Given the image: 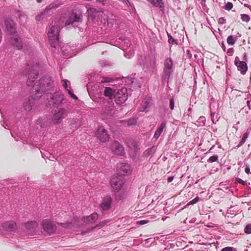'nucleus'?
<instances>
[{"instance_id":"nucleus-1","label":"nucleus","mask_w":251,"mask_h":251,"mask_svg":"<svg viewBox=\"0 0 251 251\" xmlns=\"http://www.w3.org/2000/svg\"><path fill=\"white\" fill-rule=\"evenodd\" d=\"M27 68L25 71V74L28 75V77L27 80V85L28 86H33V91L36 92L31 96V98L25 101L24 103V109L26 111H30L34 104V100L39 99L41 97L42 92L50 90L53 85V81L50 77H43L38 81H36L33 85V83L38 76L37 72Z\"/></svg>"},{"instance_id":"nucleus-2","label":"nucleus","mask_w":251,"mask_h":251,"mask_svg":"<svg viewBox=\"0 0 251 251\" xmlns=\"http://www.w3.org/2000/svg\"><path fill=\"white\" fill-rule=\"evenodd\" d=\"M63 20L60 19L56 25L52 26L48 32V38L50 44L52 47L55 48L58 42L59 33L63 27Z\"/></svg>"},{"instance_id":"nucleus-3","label":"nucleus","mask_w":251,"mask_h":251,"mask_svg":"<svg viewBox=\"0 0 251 251\" xmlns=\"http://www.w3.org/2000/svg\"><path fill=\"white\" fill-rule=\"evenodd\" d=\"M52 121L54 124L60 123L67 115V111L64 108H56L52 110Z\"/></svg>"},{"instance_id":"nucleus-4","label":"nucleus","mask_w":251,"mask_h":251,"mask_svg":"<svg viewBox=\"0 0 251 251\" xmlns=\"http://www.w3.org/2000/svg\"><path fill=\"white\" fill-rule=\"evenodd\" d=\"M115 101L118 104L124 103L127 99V90L126 88H122L118 90L114 94Z\"/></svg>"},{"instance_id":"nucleus-5","label":"nucleus","mask_w":251,"mask_h":251,"mask_svg":"<svg viewBox=\"0 0 251 251\" xmlns=\"http://www.w3.org/2000/svg\"><path fill=\"white\" fill-rule=\"evenodd\" d=\"M110 184L114 191H119L124 184L123 177L122 176H113L111 179Z\"/></svg>"},{"instance_id":"nucleus-6","label":"nucleus","mask_w":251,"mask_h":251,"mask_svg":"<svg viewBox=\"0 0 251 251\" xmlns=\"http://www.w3.org/2000/svg\"><path fill=\"white\" fill-rule=\"evenodd\" d=\"M25 227L26 233L30 236L34 235L39 229L38 223L34 221L28 222L25 223Z\"/></svg>"},{"instance_id":"nucleus-7","label":"nucleus","mask_w":251,"mask_h":251,"mask_svg":"<svg viewBox=\"0 0 251 251\" xmlns=\"http://www.w3.org/2000/svg\"><path fill=\"white\" fill-rule=\"evenodd\" d=\"M42 226L43 230L49 234L54 233L56 230L55 225L48 219L42 221Z\"/></svg>"},{"instance_id":"nucleus-8","label":"nucleus","mask_w":251,"mask_h":251,"mask_svg":"<svg viewBox=\"0 0 251 251\" xmlns=\"http://www.w3.org/2000/svg\"><path fill=\"white\" fill-rule=\"evenodd\" d=\"M96 135L97 138L101 142H105L109 140V135L107 130L103 126L98 127Z\"/></svg>"},{"instance_id":"nucleus-9","label":"nucleus","mask_w":251,"mask_h":251,"mask_svg":"<svg viewBox=\"0 0 251 251\" xmlns=\"http://www.w3.org/2000/svg\"><path fill=\"white\" fill-rule=\"evenodd\" d=\"M111 151L115 154L123 155L124 153L123 147L117 141L113 142L110 146Z\"/></svg>"},{"instance_id":"nucleus-10","label":"nucleus","mask_w":251,"mask_h":251,"mask_svg":"<svg viewBox=\"0 0 251 251\" xmlns=\"http://www.w3.org/2000/svg\"><path fill=\"white\" fill-rule=\"evenodd\" d=\"M0 230L7 231H14L17 229L16 223L13 221H6L3 222L1 226Z\"/></svg>"},{"instance_id":"nucleus-11","label":"nucleus","mask_w":251,"mask_h":251,"mask_svg":"<svg viewBox=\"0 0 251 251\" xmlns=\"http://www.w3.org/2000/svg\"><path fill=\"white\" fill-rule=\"evenodd\" d=\"M51 100L52 101V105L55 107L62 103L64 100L63 95L59 92L54 93L52 96Z\"/></svg>"},{"instance_id":"nucleus-12","label":"nucleus","mask_w":251,"mask_h":251,"mask_svg":"<svg viewBox=\"0 0 251 251\" xmlns=\"http://www.w3.org/2000/svg\"><path fill=\"white\" fill-rule=\"evenodd\" d=\"M235 65L237 67L238 71H239L241 74H245L248 69L247 65L244 61H241L239 60L238 57H236L234 61Z\"/></svg>"},{"instance_id":"nucleus-13","label":"nucleus","mask_w":251,"mask_h":251,"mask_svg":"<svg viewBox=\"0 0 251 251\" xmlns=\"http://www.w3.org/2000/svg\"><path fill=\"white\" fill-rule=\"evenodd\" d=\"M5 25L7 31L10 34H14L16 31L15 23L11 19H6L5 20Z\"/></svg>"},{"instance_id":"nucleus-14","label":"nucleus","mask_w":251,"mask_h":251,"mask_svg":"<svg viewBox=\"0 0 251 251\" xmlns=\"http://www.w3.org/2000/svg\"><path fill=\"white\" fill-rule=\"evenodd\" d=\"M111 203V198L106 196L104 197L100 204V208L103 210H106L110 208Z\"/></svg>"},{"instance_id":"nucleus-15","label":"nucleus","mask_w":251,"mask_h":251,"mask_svg":"<svg viewBox=\"0 0 251 251\" xmlns=\"http://www.w3.org/2000/svg\"><path fill=\"white\" fill-rule=\"evenodd\" d=\"M173 66V61L171 58L166 59L164 62V72L167 75H170Z\"/></svg>"},{"instance_id":"nucleus-16","label":"nucleus","mask_w":251,"mask_h":251,"mask_svg":"<svg viewBox=\"0 0 251 251\" xmlns=\"http://www.w3.org/2000/svg\"><path fill=\"white\" fill-rule=\"evenodd\" d=\"M80 19V17L76 14L72 13L66 20L65 23V25H69L74 22H78Z\"/></svg>"},{"instance_id":"nucleus-17","label":"nucleus","mask_w":251,"mask_h":251,"mask_svg":"<svg viewBox=\"0 0 251 251\" xmlns=\"http://www.w3.org/2000/svg\"><path fill=\"white\" fill-rule=\"evenodd\" d=\"M98 218V215L96 213H94L90 216L83 217V221L87 224H92Z\"/></svg>"},{"instance_id":"nucleus-18","label":"nucleus","mask_w":251,"mask_h":251,"mask_svg":"<svg viewBox=\"0 0 251 251\" xmlns=\"http://www.w3.org/2000/svg\"><path fill=\"white\" fill-rule=\"evenodd\" d=\"M118 168L124 174H127L130 173V167L128 164L125 163H120L118 164Z\"/></svg>"},{"instance_id":"nucleus-19","label":"nucleus","mask_w":251,"mask_h":251,"mask_svg":"<svg viewBox=\"0 0 251 251\" xmlns=\"http://www.w3.org/2000/svg\"><path fill=\"white\" fill-rule=\"evenodd\" d=\"M166 126V123L165 122H162L160 126H158L156 130L155 131L153 137L155 138L156 139H157L160 135H161L162 132L163 131L164 128H165Z\"/></svg>"},{"instance_id":"nucleus-20","label":"nucleus","mask_w":251,"mask_h":251,"mask_svg":"<svg viewBox=\"0 0 251 251\" xmlns=\"http://www.w3.org/2000/svg\"><path fill=\"white\" fill-rule=\"evenodd\" d=\"M115 91L113 90L110 87H106L103 94L105 97H108L110 99H112L113 97H114V94H115Z\"/></svg>"},{"instance_id":"nucleus-21","label":"nucleus","mask_w":251,"mask_h":251,"mask_svg":"<svg viewBox=\"0 0 251 251\" xmlns=\"http://www.w3.org/2000/svg\"><path fill=\"white\" fill-rule=\"evenodd\" d=\"M12 39V43L18 49H20L22 47V45L20 41V39L19 37H14Z\"/></svg>"},{"instance_id":"nucleus-22","label":"nucleus","mask_w":251,"mask_h":251,"mask_svg":"<svg viewBox=\"0 0 251 251\" xmlns=\"http://www.w3.org/2000/svg\"><path fill=\"white\" fill-rule=\"evenodd\" d=\"M249 133L248 131H247V132H246L245 133H244L242 139L241 140V141L239 143L238 145L237 146V147L238 148L240 147L241 146H242L245 143V142L246 141V139L249 137Z\"/></svg>"},{"instance_id":"nucleus-23","label":"nucleus","mask_w":251,"mask_h":251,"mask_svg":"<svg viewBox=\"0 0 251 251\" xmlns=\"http://www.w3.org/2000/svg\"><path fill=\"white\" fill-rule=\"evenodd\" d=\"M237 40V37L236 36L230 35L226 39L227 43L228 45H233Z\"/></svg>"},{"instance_id":"nucleus-24","label":"nucleus","mask_w":251,"mask_h":251,"mask_svg":"<svg viewBox=\"0 0 251 251\" xmlns=\"http://www.w3.org/2000/svg\"><path fill=\"white\" fill-rule=\"evenodd\" d=\"M156 7H162L163 6V3L162 0H148Z\"/></svg>"},{"instance_id":"nucleus-25","label":"nucleus","mask_w":251,"mask_h":251,"mask_svg":"<svg viewBox=\"0 0 251 251\" xmlns=\"http://www.w3.org/2000/svg\"><path fill=\"white\" fill-rule=\"evenodd\" d=\"M58 225L61 226L64 228H72L73 226V223L72 222L66 223H58Z\"/></svg>"},{"instance_id":"nucleus-26","label":"nucleus","mask_w":251,"mask_h":251,"mask_svg":"<svg viewBox=\"0 0 251 251\" xmlns=\"http://www.w3.org/2000/svg\"><path fill=\"white\" fill-rule=\"evenodd\" d=\"M241 19L243 22H245L248 23L250 20V18L249 15L245 14H242L241 15Z\"/></svg>"},{"instance_id":"nucleus-27","label":"nucleus","mask_w":251,"mask_h":251,"mask_svg":"<svg viewBox=\"0 0 251 251\" xmlns=\"http://www.w3.org/2000/svg\"><path fill=\"white\" fill-rule=\"evenodd\" d=\"M113 81V79L108 77H103L100 80L101 83H108Z\"/></svg>"},{"instance_id":"nucleus-28","label":"nucleus","mask_w":251,"mask_h":251,"mask_svg":"<svg viewBox=\"0 0 251 251\" xmlns=\"http://www.w3.org/2000/svg\"><path fill=\"white\" fill-rule=\"evenodd\" d=\"M218 159V156L217 155H213L209 158L208 162L209 163H213L216 162Z\"/></svg>"},{"instance_id":"nucleus-29","label":"nucleus","mask_w":251,"mask_h":251,"mask_svg":"<svg viewBox=\"0 0 251 251\" xmlns=\"http://www.w3.org/2000/svg\"><path fill=\"white\" fill-rule=\"evenodd\" d=\"M244 231L247 234L251 233V224L247 225L244 228Z\"/></svg>"},{"instance_id":"nucleus-30","label":"nucleus","mask_w":251,"mask_h":251,"mask_svg":"<svg viewBox=\"0 0 251 251\" xmlns=\"http://www.w3.org/2000/svg\"><path fill=\"white\" fill-rule=\"evenodd\" d=\"M233 4L230 2H227L225 5V9L226 10H230L233 7Z\"/></svg>"},{"instance_id":"nucleus-31","label":"nucleus","mask_w":251,"mask_h":251,"mask_svg":"<svg viewBox=\"0 0 251 251\" xmlns=\"http://www.w3.org/2000/svg\"><path fill=\"white\" fill-rule=\"evenodd\" d=\"M168 42L170 44H177V42L171 35H168Z\"/></svg>"},{"instance_id":"nucleus-32","label":"nucleus","mask_w":251,"mask_h":251,"mask_svg":"<svg viewBox=\"0 0 251 251\" xmlns=\"http://www.w3.org/2000/svg\"><path fill=\"white\" fill-rule=\"evenodd\" d=\"M221 251H236L235 249L232 247H226L222 249Z\"/></svg>"},{"instance_id":"nucleus-33","label":"nucleus","mask_w":251,"mask_h":251,"mask_svg":"<svg viewBox=\"0 0 251 251\" xmlns=\"http://www.w3.org/2000/svg\"><path fill=\"white\" fill-rule=\"evenodd\" d=\"M200 200V198L198 197L194 198L193 200L189 201V204H194L196 203H197Z\"/></svg>"},{"instance_id":"nucleus-34","label":"nucleus","mask_w":251,"mask_h":251,"mask_svg":"<svg viewBox=\"0 0 251 251\" xmlns=\"http://www.w3.org/2000/svg\"><path fill=\"white\" fill-rule=\"evenodd\" d=\"M234 51L233 48H231L227 50L226 53L229 56H232L234 53Z\"/></svg>"},{"instance_id":"nucleus-35","label":"nucleus","mask_w":251,"mask_h":251,"mask_svg":"<svg viewBox=\"0 0 251 251\" xmlns=\"http://www.w3.org/2000/svg\"><path fill=\"white\" fill-rule=\"evenodd\" d=\"M218 23L220 24H225L226 23V20L223 17L220 18L218 20Z\"/></svg>"},{"instance_id":"nucleus-36","label":"nucleus","mask_w":251,"mask_h":251,"mask_svg":"<svg viewBox=\"0 0 251 251\" xmlns=\"http://www.w3.org/2000/svg\"><path fill=\"white\" fill-rule=\"evenodd\" d=\"M170 108L171 110H173L174 108V100L173 98H172L170 100Z\"/></svg>"},{"instance_id":"nucleus-37","label":"nucleus","mask_w":251,"mask_h":251,"mask_svg":"<svg viewBox=\"0 0 251 251\" xmlns=\"http://www.w3.org/2000/svg\"><path fill=\"white\" fill-rule=\"evenodd\" d=\"M107 222H108V221H105L104 222L100 223L99 224L97 225L96 226L94 227L93 228H96V227H102L104 225H105Z\"/></svg>"},{"instance_id":"nucleus-38","label":"nucleus","mask_w":251,"mask_h":251,"mask_svg":"<svg viewBox=\"0 0 251 251\" xmlns=\"http://www.w3.org/2000/svg\"><path fill=\"white\" fill-rule=\"evenodd\" d=\"M68 93L70 94V95L71 96V97L72 98H73L74 99L77 100L78 99V98L73 93H72L71 91H68Z\"/></svg>"},{"instance_id":"nucleus-39","label":"nucleus","mask_w":251,"mask_h":251,"mask_svg":"<svg viewBox=\"0 0 251 251\" xmlns=\"http://www.w3.org/2000/svg\"><path fill=\"white\" fill-rule=\"evenodd\" d=\"M152 150H153V149L151 148V149H149L146 150L145 152V154L147 155H150L152 152Z\"/></svg>"},{"instance_id":"nucleus-40","label":"nucleus","mask_w":251,"mask_h":251,"mask_svg":"<svg viewBox=\"0 0 251 251\" xmlns=\"http://www.w3.org/2000/svg\"><path fill=\"white\" fill-rule=\"evenodd\" d=\"M237 181L239 183L243 184V185H245L246 184V182L241 178H238Z\"/></svg>"},{"instance_id":"nucleus-41","label":"nucleus","mask_w":251,"mask_h":251,"mask_svg":"<svg viewBox=\"0 0 251 251\" xmlns=\"http://www.w3.org/2000/svg\"><path fill=\"white\" fill-rule=\"evenodd\" d=\"M147 221H146V220H141V221H139L137 222V223L139 225H144V224H146L147 223Z\"/></svg>"},{"instance_id":"nucleus-42","label":"nucleus","mask_w":251,"mask_h":251,"mask_svg":"<svg viewBox=\"0 0 251 251\" xmlns=\"http://www.w3.org/2000/svg\"><path fill=\"white\" fill-rule=\"evenodd\" d=\"M107 0H96V1L101 3L102 5H105Z\"/></svg>"},{"instance_id":"nucleus-43","label":"nucleus","mask_w":251,"mask_h":251,"mask_svg":"<svg viewBox=\"0 0 251 251\" xmlns=\"http://www.w3.org/2000/svg\"><path fill=\"white\" fill-rule=\"evenodd\" d=\"M245 172L247 173V174H249V173H251L250 172V169L249 167H247L245 168Z\"/></svg>"},{"instance_id":"nucleus-44","label":"nucleus","mask_w":251,"mask_h":251,"mask_svg":"<svg viewBox=\"0 0 251 251\" xmlns=\"http://www.w3.org/2000/svg\"><path fill=\"white\" fill-rule=\"evenodd\" d=\"M58 6V5H54V4H50L49 6L50 7V8H56Z\"/></svg>"},{"instance_id":"nucleus-45","label":"nucleus","mask_w":251,"mask_h":251,"mask_svg":"<svg viewBox=\"0 0 251 251\" xmlns=\"http://www.w3.org/2000/svg\"><path fill=\"white\" fill-rule=\"evenodd\" d=\"M67 82H68V81L67 80H63L64 83L63 84V86L65 88H67Z\"/></svg>"},{"instance_id":"nucleus-46","label":"nucleus","mask_w":251,"mask_h":251,"mask_svg":"<svg viewBox=\"0 0 251 251\" xmlns=\"http://www.w3.org/2000/svg\"><path fill=\"white\" fill-rule=\"evenodd\" d=\"M173 179H174V177L170 176L168 178L167 180H168V182H171L173 180Z\"/></svg>"},{"instance_id":"nucleus-47","label":"nucleus","mask_w":251,"mask_h":251,"mask_svg":"<svg viewBox=\"0 0 251 251\" xmlns=\"http://www.w3.org/2000/svg\"><path fill=\"white\" fill-rule=\"evenodd\" d=\"M148 106V103L146 104V105L145 106H144V108H143V109L142 110L143 111V110H146Z\"/></svg>"},{"instance_id":"nucleus-48","label":"nucleus","mask_w":251,"mask_h":251,"mask_svg":"<svg viewBox=\"0 0 251 251\" xmlns=\"http://www.w3.org/2000/svg\"><path fill=\"white\" fill-rule=\"evenodd\" d=\"M244 6L247 7H248V8H251V6L250 5L248 4H245Z\"/></svg>"},{"instance_id":"nucleus-49","label":"nucleus","mask_w":251,"mask_h":251,"mask_svg":"<svg viewBox=\"0 0 251 251\" xmlns=\"http://www.w3.org/2000/svg\"><path fill=\"white\" fill-rule=\"evenodd\" d=\"M126 123L128 126L131 125L132 124V123L130 121H127V122H126Z\"/></svg>"},{"instance_id":"nucleus-50","label":"nucleus","mask_w":251,"mask_h":251,"mask_svg":"<svg viewBox=\"0 0 251 251\" xmlns=\"http://www.w3.org/2000/svg\"><path fill=\"white\" fill-rule=\"evenodd\" d=\"M223 50H226V47H225L224 45H223Z\"/></svg>"},{"instance_id":"nucleus-51","label":"nucleus","mask_w":251,"mask_h":251,"mask_svg":"<svg viewBox=\"0 0 251 251\" xmlns=\"http://www.w3.org/2000/svg\"><path fill=\"white\" fill-rule=\"evenodd\" d=\"M38 2H41L42 1L41 0H37Z\"/></svg>"}]
</instances>
